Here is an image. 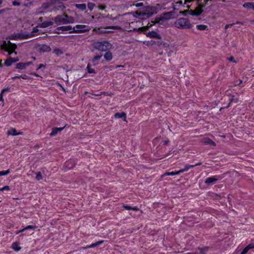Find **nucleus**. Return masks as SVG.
<instances>
[{
    "mask_svg": "<svg viewBox=\"0 0 254 254\" xmlns=\"http://www.w3.org/2000/svg\"><path fill=\"white\" fill-rule=\"evenodd\" d=\"M19 61L18 58H12V62L13 63H16Z\"/></svg>",
    "mask_w": 254,
    "mask_h": 254,
    "instance_id": "nucleus-57",
    "label": "nucleus"
},
{
    "mask_svg": "<svg viewBox=\"0 0 254 254\" xmlns=\"http://www.w3.org/2000/svg\"><path fill=\"white\" fill-rule=\"evenodd\" d=\"M75 165V161L72 159H69L66 161L63 166L65 171L72 169Z\"/></svg>",
    "mask_w": 254,
    "mask_h": 254,
    "instance_id": "nucleus-8",
    "label": "nucleus"
},
{
    "mask_svg": "<svg viewBox=\"0 0 254 254\" xmlns=\"http://www.w3.org/2000/svg\"><path fill=\"white\" fill-rule=\"evenodd\" d=\"M172 15V12H165L163 14V16L160 18L158 21H156L157 23L161 24L164 21V20H168L171 18Z\"/></svg>",
    "mask_w": 254,
    "mask_h": 254,
    "instance_id": "nucleus-12",
    "label": "nucleus"
},
{
    "mask_svg": "<svg viewBox=\"0 0 254 254\" xmlns=\"http://www.w3.org/2000/svg\"><path fill=\"white\" fill-rule=\"evenodd\" d=\"M64 128V127L52 128V132L50 133V135L52 136L56 135L58 133V132L61 131L62 130H63Z\"/></svg>",
    "mask_w": 254,
    "mask_h": 254,
    "instance_id": "nucleus-21",
    "label": "nucleus"
},
{
    "mask_svg": "<svg viewBox=\"0 0 254 254\" xmlns=\"http://www.w3.org/2000/svg\"><path fill=\"white\" fill-rule=\"evenodd\" d=\"M3 94H2L1 92L0 93V101H3Z\"/></svg>",
    "mask_w": 254,
    "mask_h": 254,
    "instance_id": "nucleus-59",
    "label": "nucleus"
},
{
    "mask_svg": "<svg viewBox=\"0 0 254 254\" xmlns=\"http://www.w3.org/2000/svg\"><path fill=\"white\" fill-rule=\"evenodd\" d=\"M10 173L9 170H7L6 171H0V176H5L8 175Z\"/></svg>",
    "mask_w": 254,
    "mask_h": 254,
    "instance_id": "nucleus-41",
    "label": "nucleus"
},
{
    "mask_svg": "<svg viewBox=\"0 0 254 254\" xmlns=\"http://www.w3.org/2000/svg\"><path fill=\"white\" fill-rule=\"evenodd\" d=\"M238 99L237 98H235L234 97V96H233L232 97V98L229 100V103L228 105L225 108H227L229 107H230L231 103H232V102L237 103V102H238Z\"/></svg>",
    "mask_w": 254,
    "mask_h": 254,
    "instance_id": "nucleus-32",
    "label": "nucleus"
},
{
    "mask_svg": "<svg viewBox=\"0 0 254 254\" xmlns=\"http://www.w3.org/2000/svg\"><path fill=\"white\" fill-rule=\"evenodd\" d=\"M10 89H11L10 87H7L6 88L3 89L1 92L2 94H4L5 92H10Z\"/></svg>",
    "mask_w": 254,
    "mask_h": 254,
    "instance_id": "nucleus-44",
    "label": "nucleus"
},
{
    "mask_svg": "<svg viewBox=\"0 0 254 254\" xmlns=\"http://www.w3.org/2000/svg\"><path fill=\"white\" fill-rule=\"evenodd\" d=\"M104 58L106 59V60L108 61H110L112 60L113 59V56L112 54L110 51H107L104 56Z\"/></svg>",
    "mask_w": 254,
    "mask_h": 254,
    "instance_id": "nucleus-28",
    "label": "nucleus"
},
{
    "mask_svg": "<svg viewBox=\"0 0 254 254\" xmlns=\"http://www.w3.org/2000/svg\"><path fill=\"white\" fill-rule=\"evenodd\" d=\"M20 77H21V78H22L23 79H30V78L29 77H28L27 75H26V74L21 75H20Z\"/></svg>",
    "mask_w": 254,
    "mask_h": 254,
    "instance_id": "nucleus-46",
    "label": "nucleus"
},
{
    "mask_svg": "<svg viewBox=\"0 0 254 254\" xmlns=\"http://www.w3.org/2000/svg\"><path fill=\"white\" fill-rule=\"evenodd\" d=\"M169 142V140H165V141H164V144L166 145V144H168V143Z\"/></svg>",
    "mask_w": 254,
    "mask_h": 254,
    "instance_id": "nucleus-63",
    "label": "nucleus"
},
{
    "mask_svg": "<svg viewBox=\"0 0 254 254\" xmlns=\"http://www.w3.org/2000/svg\"><path fill=\"white\" fill-rule=\"evenodd\" d=\"M174 25L180 29H190L193 25L190 23L189 19L184 17L179 18L176 20Z\"/></svg>",
    "mask_w": 254,
    "mask_h": 254,
    "instance_id": "nucleus-1",
    "label": "nucleus"
},
{
    "mask_svg": "<svg viewBox=\"0 0 254 254\" xmlns=\"http://www.w3.org/2000/svg\"><path fill=\"white\" fill-rule=\"evenodd\" d=\"M250 250V249L248 248V246H247L242 251V252L241 253V254H246V253H248V252Z\"/></svg>",
    "mask_w": 254,
    "mask_h": 254,
    "instance_id": "nucleus-43",
    "label": "nucleus"
},
{
    "mask_svg": "<svg viewBox=\"0 0 254 254\" xmlns=\"http://www.w3.org/2000/svg\"><path fill=\"white\" fill-rule=\"evenodd\" d=\"M54 21L57 25H61L73 23L74 19L72 17L69 16L67 14H63L57 15L55 17Z\"/></svg>",
    "mask_w": 254,
    "mask_h": 254,
    "instance_id": "nucleus-3",
    "label": "nucleus"
},
{
    "mask_svg": "<svg viewBox=\"0 0 254 254\" xmlns=\"http://www.w3.org/2000/svg\"><path fill=\"white\" fill-rule=\"evenodd\" d=\"M102 57V55H97L94 57L93 59L92 60V62L94 63V65H95L98 63V61L101 59Z\"/></svg>",
    "mask_w": 254,
    "mask_h": 254,
    "instance_id": "nucleus-35",
    "label": "nucleus"
},
{
    "mask_svg": "<svg viewBox=\"0 0 254 254\" xmlns=\"http://www.w3.org/2000/svg\"><path fill=\"white\" fill-rule=\"evenodd\" d=\"M11 78L13 80H15V79H17V78H21V77H20V75L15 76L12 77Z\"/></svg>",
    "mask_w": 254,
    "mask_h": 254,
    "instance_id": "nucleus-58",
    "label": "nucleus"
},
{
    "mask_svg": "<svg viewBox=\"0 0 254 254\" xmlns=\"http://www.w3.org/2000/svg\"><path fill=\"white\" fill-rule=\"evenodd\" d=\"M196 28L199 30H208V27L207 25L203 24H200L196 25Z\"/></svg>",
    "mask_w": 254,
    "mask_h": 254,
    "instance_id": "nucleus-33",
    "label": "nucleus"
},
{
    "mask_svg": "<svg viewBox=\"0 0 254 254\" xmlns=\"http://www.w3.org/2000/svg\"><path fill=\"white\" fill-rule=\"evenodd\" d=\"M208 250V247H204L203 248H198V249L195 252V254H205Z\"/></svg>",
    "mask_w": 254,
    "mask_h": 254,
    "instance_id": "nucleus-18",
    "label": "nucleus"
},
{
    "mask_svg": "<svg viewBox=\"0 0 254 254\" xmlns=\"http://www.w3.org/2000/svg\"><path fill=\"white\" fill-rule=\"evenodd\" d=\"M146 36L152 38H156L158 39H161V36L155 31H151L149 32L144 33Z\"/></svg>",
    "mask_w": 254,
    "mask_h": 254,
    "instance_id": "nucleus-10",
    "label": "nucleus"
},
{
    "mask_svg": "<svg viewBox=\"0 0 254 254\" xmlns=\"http://www.w3.org/2000/svg\"><path fill=\"white\" fill-rule=\"evenodd\" d=\"M107 28H110V29H119L120 28L118 26H109V27H107Z\"/></svg>",
    "mask_w": 254,
    "mask_h": 254,
    "instance_id": "nucleus-48",
    "label": "nucleus"
},
{
    "mask_svg": "<svg viewBox=\"0 0 254 254\" xmlns=\"http://www.w3.org/2000/svg\"><path fill=\"white\" fill-rule=\"evenodd\" d=\"M203 142L205 144H208L211 146L216 145V143L212 140L208 138H204Z\"/></svg>",
    "mask_w": 254,
    "mask_h": 254,
    "instance_id": "nucleus-24",
    "label": "nucleus"
},
{
    "mask_svg": "<svg viewBox=\"0 0 254 254\" xmlns=\"http://www.w3.org/2000/svg\"><path fill=\"white\" fill-rule=\"evenodd\" d=\"M38 31V29L36 28H34L33 30L28 33L23 34L22 36V39H26L29 38L33 37L35 36L34 33Z\"/></svg>",
    "mask_w": 254,
    "mask_h": 254,
    "instance_id": "nucleus-13",
    "label": "nucleus"
},
{
    "mask_svg": "<svg viewBox=\"0 0 254 254\" xmlns=\"http://www.w3.org/2000/svg\"><path fill=\"white\" fill-rule=\"evenodd\" d=\"M243 7L249 9H254V5L251 2H245L243 4Z\"/></svg>",
    "mask_w": 254,
    "mask_h": 254,
    "instance_id": "nucleus-34",
    "label": "nucleus"
},
{
    "mask_svg": "<svg viewBox=\"0 0 254 254\" xmlns=\"http://www.w3.org/2000/svg\"><path fill=\"white\" fill-rule=\"evenodd\" d=\"M143 5V3L142 2H139V3H137L135 4V6L136 7H139V6H142Z\"/></svg>",
    "mask_w": 254,
    "mask_h": 254,
    "instance_id": "nucleus-55",
    "label": "nucleus"
},
{
    "mask_svg": "<svg viewBox=\"0 0 254 254\" xmlns=\"http://www.w3.org/2000/svg\"><path fill=\"white\" fill-rule=\"evenodd\" d=\"M10 190V188L8 186H5L1 188H0V191H3L4 190L9 191Z\"/></svg>",
    "mask_w": 254,
    "mask_h": 254,
    "instance_id": "nucleus-42",
    "label": "nucleus"
},
{
    "mask_svg": "<svg viewBox=\"0 0 254 254\" xmlns=\"http://www.w3.org/2000/svg\"><path fill=\"white\" fill-rule=\"evenodd\" d=\"M234 24H235L234 23H231V24H227V25H225V28L226 29H227V28H228L232 26Z\"/></svg>",
    "mask_w": 254,
    "mask_h": 254,
    "instance_id": "nucleus-50",
    "label": "nucleus"
},
{
    "mask_svg": "<svg viewBox=\"0 0 254 254\" xmlns=\"http://www.w3.org/2000/svg\"><path fill=\"white\" fill-rule=\"evenodd\" d=\"M192 0H185V4H187L186 7H188V8H190V5L188 4V3L190 2Z\"/></svg>",
    "mask_w": 254,
    "mask_h": 254,
    "instance_id": "nucleus-47",
    "label": "nucleus"
},
{
    "mask_svg": "<svg viewBox=\"0 0 254 254\" xmlns=\"http://www.w3.org/2000/svg\"><path fill=\"white\" fill-rule=\"evenodd\" d=\"M157 13V8L155 6H147L145 7L143 12L142 15L146 17H150L152 15Z\"/></svg>",
    "mask_w": 254,
    "mask_h": 254,
    "instance_id": "nucleus-4",
    "label": "nucleus"
},
{
    "mask_svg": "<svg viewBox=\"0 0 254 254\" xmlns=\"http://www.w3.org/2000/svg\"><path fill=\"white\" fill-rule=\"evenodd\" d=\"M43 17H41L39 18V21H42L43 20Z\"/></svg>",
    "mask_w": 254,
    "mask_h": 254,
    "instance_id": "nucleus-64",
    "label": "nucleus"
},
{
    "mask_svg": "<svg viewBox=\"0 0 254 254\" xmlns=\"http://www.w3.org/2000/svg\"><path fill=\"white\" fill-rule=\"evenodd\" d=\"M5 11V9H0V14L2 13Z\"/></svg>",
    "mask_w": 254,
    "mask_h": 254,
    "instance_id": "nucleus-61",
    "label": "nucleus"
},
{
    "mask_svg": "<svg viewBox=\"0 0 254 254\" xmlns=\"http://www.w3.org/2000/svg\"><path fill=\"white\" fill-rule=\"evenodd\" d=\"M7 135H17L19 134H22V132H18L15 128H12L11 129L9 130L7 132Z\"/></svg>",
    "mask_w": 254,
    "mask_h": 254,
    "instance_id": "nucleus-23",
    "label": "nucleus"
},
{
    "mask_svg": "<svg viewBox=\"0 0 254 254\" xmlns=\"http://www.w3.org/2000/svg\"><path fill=\"white\" fill-rule=\"evenodd\" d=\"M38 51L41 53L49 52L51 51V48L47 44H40L38 46Z\"/></svg>",
    "mask_w": 254,
    "mask_h": 254,
    "instance_id": "nucleus-9",
    "label": "nucleus"
},
{
    "mask_svg": "<svg viewBox=\"0 0 254 254\" xmlns=\"http://www.w3.org/2000/svg\"><path fill=\"white\" fill-rule=\"evenodd\" d=\"M180 13L185 16H186L188 14H190L192 16H199V13H195L193 12V10L192 9H188V10H184L183 11H180Z\"/></svg>",
    "mask_w": 254,
    "mask_h": 254,
    "instance_id": "nucleus-17",
    "label": "nucleus"
},
{
    "mask_svg": "<svg viewBox=\"0 0 254 254\" xmlns=\"http://www.w3.org/2000/svg\"><path fill=\"white\" fill-rule=\"evenodd\" d=\"M36 179L38 181H40L43 179V176L42 175V174L40 172H36Z\"/></svg>",
    "mask_w": 254,
    "mask_h": 254,
    "instance_id": "nucleus-39",
    "label": "nucleus"
},
{
    "mask_svg": "<svg viewBox=\"0 0 254 254\" xmlns=\"http://www.w3.org/2000/svg\"><path fill=\"white\" fill-rule=\"evenodd\" d=\"M93 48L101 52H106L113 49V45L107 41L95 42L92 44Z\"/></svg>",
    "mask_w": 254,
    "mask_h": 254,
    "instance_id": "nucleus-2",
    "label": "nucleus"
},
{
    "mask_svg": "<svg viewBox=\"0 0 254 254\" xmlns=\"http://www.w3.org/2000/svg\"><path fill=\"white\" fill-rule=\"evenodd\" d=\"M180 173L179 172V170L178 171H173L171 172H166L164 174V176L168 175V176H174V175H180Z\"/></svg>",
    "mask_w": 254,
    "mask_h": 254,
    "instance_id": "nucleus-37",
    "label": "nucleus"
},
{
    "mask_svg": "<svg viewBox=\"0 0 254 254\" xmlns=\"http://www.w3.org/2000/svg\"><path fill=\"white\" fill-rule=\"evenodd\" d=\"M123 207L126 210H133V211H138L139 210V208L137 206L132 207L130 205L124 204L123 205Z\"/></svg>",
    "mask_w": 254,
    "mask_h": 254,
    "instance_id": "nucleus-25",
    "label": "nucleus"
},
{
    "mask_svg": "<svg viewBox=\"0 0 254 254\" xmlns=\"http://www.w3.org/2000/svg\"><path fill=\"white\" fill-rule=\"evenodd\" d=\"M59 7L61 9H64V8H65V7L64 6V4L63 3H61V5H59Z\"/></svg>",
    "mask_w": 254,
    "mask_h": 254,
    "instance_id": "nucleus-54",
    "label": "nucleus"
},
{
    "mask_svg": "<svg viewBox=\"0 0 254 254\" xmlns=\"http://www.w3.org/2000/svg\"><path fill=\"white\" fill-rule=\"evenodd\" d=\"M179 4V5H183V2L182 1L180 0V1H178L177 2H176V3H172V8H173L174 10H175L176 9H177L176 8V6Z\"/></svg>",
    "mask_w": 254,
    "mask_h": 254,
    "instance_id": "nucleus-38",
    "label": "nucleus"
},
{
    "mask_svg": "<svg viewBox=\"0 0 254 254\" xmlns=\"http://www.w3.org/2000/svg\"><path fill=\"white\" fill-rule=\"evenodd\" d=\"M154 43H155V41L151 40V41H150L149 44L153 45Z\"/></svg>",
    "mask_w": 254,
    "mask_h": 254,
    "instance_id": "nucleus-62",
    "label": "nucleus"
},
{
    "mask_svg": "<svg viewBox=\"0 0 254 254\" xmlns=\"http://www.w3.org/2000/svg\"><path fill=\"white\" fill-rule=\"evenodd\" d=\"M53 52L57 56H59L64 54V52L62 50L59 48H56L54 49Z\"/></svg>",
    "mask_w": 254,
    "mask_h": 254,
    "instance_id": "nucleus-30",
    "label": "nucleus"
},
{
    "mask_svg": "<svg viewBox=\"0 0 254 254\" xmlns=\"http://www.w3.org/2000/svg\"><path fill=\"white\" fill-rule=\"evenodd\" d=\"M104 241H103V240L99 241L95 243H93L91 245L86 246L84 248V249H89V248H95V247H98V246L103 244L104 243Z\"/></svg>",
    "mask_w": 254,
    "mask_h": 254,
    "instance_id": "nucleus-19",
    "label": "nucleus"
},
{
    "mask_svg": "<svg viewBox=\"0 0 254 254\" xmlns=\"http://www.w3.org/2000/svg\"><path fill=\"white\" fill-rule=\"evenodd\" d=\"M107 33V31H105V30H99V32H98V33L99 34H104V33Z\"/></svg>",
    "mask_w": 254,
    "mask_h": 254,
    "instance_id": "nucleus-53",
    "label": "nucleus"
},
{
    "mask_svg": "<svg viewBox=\"0 0 254 254\" xmlns=\"http://www.w3.org/2000/svg\"><path fill=\"white\" fill-rule=\"evenodd\" d=\"M114 118L116 119H122L123 121L127 122V114L125 112H122L121 113H116L114 115Z\"/></svg>",
    "mask_w": 254,
    "mask_h": 254,
    "instance_id": "nucleus-14",
    "label": "nucleus"
},
{
    "mask_svg": "<svg viewBox=\"0 0 254 254\" xmlns=\"http://www.w3.org/2000/svg\"><path fill=\"white\" fill-rule=\"evenodd\" d=\"M12 63H13L12 62V58L11 57L7 59L4 62V64L7 66H9Z\"/></svg>",
    "mask_w": 254,
    "mask_h": 254,
    "instance_id": "nucleus-36",
    "label": "nucleus"
},
{
    "mask_svg": "<svg viewBox=\"0 0 254 254\" xmlns=\"http://www.w3.org/2000/svg\"><path fill=\"white\" fill-rule=\"evenodd\" d=\"M203 11L202 9V6L200 4L197 5V6L195 8L194 10H193V12L195 13H199V15H200Z\"/></svg>",
    "mask_w": 254,
    "mask_h": 254,
    "instance_id": "nucleus-27",
    "label": "nucleus"
},
{
    "mask_svg": "<svg viewBox=\"0 0 254 254\" xmlns=\"http://www.w3.org/2000/svg\"><path fill=\"white\" fill-rule=\"evenodd\" d=\"M45 65L44 64H40L39 66H38V67L37 69V70H38L41 69L42 67H45Z\"/></svg>",
    "mask_w": 254,
    "mask_h": 254,
    "instance_id": "nucleus-56",
    "label": "nucleus"
},
{
    "mask_svg": "<svg viewBox=\"0 0 254 254\" xmlns=\"http://www.w3.org/2000/svg\"><path fill=\"white\" fill-rule=\"evenodd\" d=\"M31 75H34V76H37V77H39V76H40L38 74H37V73H35V72H32V73H31Z\"/></svg>",
    "mask_w": 254,
    "mask_h": 254,
    "instance_id": "nucleus-60",
    "label": "nucleus"
},
{
    "mask_svg": "<svg viewBox=\"0 0 254 254\" xmlns=\"http://www.w3.org/2000/svg\"><path fill=\"white\" fill-rule=\"evenodd\" d=\"M248 248L250 249H254V243H251L248 245Z\"/></svg>",
    "mask_w": 254,
    "mask_h": 254,
    "instance_id": "nucleus-49",
    "label": "nucleus"
},
{
    "mask_svg": "<svg viewBox=\"0 0 254 254\" xmlns=\"http://www.w3.org/2000/svg\"><path fill=\"white\" fill-rule=\"evenodd\" d=\"M76 8L80 9L81 10H84L86 8L85 3L75 4L74 5Z\"/></svg>",
    "mask_w": 254,
    "mask_h": 254,
    "instance_id": "nucleus-29",
    "label": "nucleus"
},
{
    "mask_svg": "<svg viewBox=\"0 0 254 254\" xmlns=\"http://www.w3.org/2000/svg\"><path fill=\"white\" fill-rule=\"evenodd\" d=\"M88 8L90 11H92L94 6H95V4L92 2H88L87 3Z\"/></svg>",
    "mask_w": 254,
    "mask_h": 254,
    "instance_id": "nucleus-40",
    "label": "nucleus"
},
{
    "mask_svg": "<svg viewBox=\"0 0 254 254\" xmlns=\"http://www.w3.org/2000/svg\"><path fill=\"white\" fill-rule=\"evenodd\" d=\"M56 30H57L56 32V33L59 34L63 31H69V32L73 30V28L71 26H62L60 27H58L57 28Z\"/></svg>",
    "mask_w": 254,
    "mask_h": 254,
    "instance_id": "nucleus-11",
    "label": "nucleus"
},
{
    "mask_svg": "<svg viewBox=\"0 0 254 254\" xmlns=\"http://www.w3.org/2000/svg\"><path fill=\"white\" fill-rule=\"evenodd\" d=\"M53 25L52 21H44L38 25V26L42 28H45Z\"/></svg>",
    "mask_w": 254,
    "mask_h": 254,
    "instance_id": "nucleus-20",
    "label": "nucleus"
},
{
    "mask_svg": "<svg viewBox=\"0 0 254 254\" xmlns=\"http://www.w3.org/2000/svg\"><path fill=\"white\" fill-rule=\"evenodd\" d=\"M10 39L11 40H15L17 39V37L16 35H12L10 36Z\"/></svg>",
    "mask_w": 254,
    "mask_h": 254,
    "instance_id": "nucleus-52",
    "label": "nucleus"
},
{
    "mask_svg": "<svg viewBox=\"0 0 254 254\" xmlns=\"http://www.w3.org/2000/svg\"><path fill=\"white\" fill-rule=\"evenodd\" d=\"M32 64L31 62H28L27 63H19L16 64V68L19 69H25L27 66L31 65Z\"/></svg>",
    "mask_w": 254,
    "mask_h": 254,
    "instance_id": "nucleus-15",
    "label": "nucleus"
},
{
    "mask_svg": "<svg viewBox=\"0 0 254 254\" xmlns=\"http://www.w3.org/2000/svg\"><path fill=\"white\" fill-rule=\"evenodd\" d=\"M11 248L16 252H18L21 249V248L19 246V243L16 242L12 243L11 245Z\"/></svg>",
    "mask_w": 254,
    "mask_h": 254,
    "instance_id": "nucleus-26",
    "label": "nucleus"
},
{
    "mask_svg": "<svg viewBox=\"0 0 254 254\" xmlns=\"http://www.w3.org/2000/svg\"><path fill=\"white\" fill-rule=\"evenodd\" d=\"M17 46L15 44L11 43L8 41L7 45H4L3 49L7 52L9 55H11L16 49Z\"/></svg>",
    "mask_w": 254,
    "mask_h": 254,
    "instance_id": "nucleus-7",
    "label": "nucleus"
},
{
    "mask_svg": "<svg viewBox=\"0 0 254 254\" xmlns=\"http://www.w3.org/2000/svg\"><path fill=\"white\" fill-rule=\"evenodd\" d=\"M224 177L223 175H216L206 178L204 181L205 184L210 185L215 184L218 180L222 179Z\"/></svg>",
    "mask_w": 254,
    "mask_h": 254,
    "instance_id": "nucleus-5",
    "label": "nucleus"
},
{
    "mask_svg": "<svg viewBox=\"0 0 254 254\" xmlns=\"http://www.w3.org/2000/svg\"><path fill=\"white\" fill-rule=\"evenodd\" d=\"M36 228V226H33V225H28L27 226V227H26L25 228L21 229V230H20L19 231H17L15 232V233L16 234H18L20 233H21V232H24L26 230H33L34 229Z\"/></svg>",
    "mask_w": 254,
    "mask_h": 254,
    "instance_id": "nucleus-22",
    "label": "nucleus"
},
{
    "mask_svg": "<svg viewBox=\"0 0 254 254\" xmlns=\"http://www.w3.org/2000/svg\"><path fill=\"white\" fill-rule=\"evenodd\" d=\"M201 164V163H197L195 165H186L185 167L182 169H181L179 170V172L180 173H183V172H186V171H188L190 169V168H192L195 166H198V165H200Z\"/></svg>",
    "mask_w": 254,
    "mask_h": 254,
    "instance_id": "nucleus-16",
    "label": "nucleus"
},
{
    "mask_svg": "<svg viewBox=\"0 0 254 254\" xmlns=\"http://www.w3.org/2000/svg\"><path fill=\"white\" fill-rule=\"evenodd\" d=\"M89 31L87 26L85 25H77L73 27V30L69 32V33H79Z\"/></svg>",
    "mask_w": 254,
    "mask_h": 254,
    "instance_id": "nucleus-6",
    "label": "nucleus"
},
{
    "mask_svg": "<svg viewBox=\"0 0 254 254\" xmlns=\"http://www.w3.org/2000/svg\"><path fill=\"white\" fill-rule=\"evenodd\" d=\"M12 4L14 6H19L20 5V2L17 0H13L12 1Z\"/></svg>",
    "mask_w": 254,
    "mask_h": 254,
    "instance_id": "nucleus-45",
    "label": "nucleus"
},
{
    "mask_svg": "<svg viewBox=\"0 0 254 254\" xmlns=\"http://www.w3.org/2000/svg\"><path fill=\"white\" fill-rule=\"evenodd\" d=\"M86 69L87 70V71L89 73H96V71L94 68H91V64L88 63L87 64Z\"/></svg>",
    "mask_w": 254,
    "mask_h": 254,
    "instance_id": "nucleus-31",
    "label": "nucleus"
},
{
    "mask_svg": "<svg viewBox=\"0 0 254 254\" xmlns=\"http://www.w3.org/2000/svg\"><path fill=\"white\" fill-rule=\"evenodd\" d=\"M228 60L231 61V62L235 63H236V61L234 60V58L232 56H231L230 58H228Z\"/></svg>",
    "mask_w": 254,
    "mask_h": 254,
    "instance_id": "nucleus-51",
    "label": "nucleus"
}]
</instances>
